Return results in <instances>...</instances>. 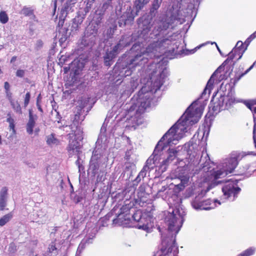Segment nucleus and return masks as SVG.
Returning <instances> with one entry per match:
<instances>
[{
    "instance_id": "obj_1",
    "label": "nucleus",
    "mask_w": 256,
    "mask_h": 256,
    "mask_svg": "<svg viewBox=\"0 0 256 256\" xmlns=\"http://www.w3.org/2000/svg\"><path fill=\"white\" fill-rule=\"evenodd\" d=\"M210 161L208 158V161L206 160L202 167V192L200 194H204L220 184L222 181L218 180L232 173L238 164V158L235 155L226 158L216 168L211 169L210 166H208Z\"/></svg>"
},
{
    "instance_id": "obj_2",
    "label": "nucleus",
    "mask_w": 256,
    "mask_h": 256,
    "mask_svg": "<svg viewBox=\"0 0 256 256\" xmlns=\"http://www.w3.org/2000/svg\"><path fill=\"white\" fill-rule=\"evenodd\" d=\"M204 107L198 101L193 102L177 120V140L190 134L192 126L202 117Z\"/></svg>"
},
{
    "instance_id": "obj_3",
    "label": "nucleus",
    "mask_w": 256,
    "mask_h": 256,
    "mask_svg": "<svg viewBox=\"0 0 256 256\" xmlns=\"http://www.w3.org/2000/svg\"><path fill=\"white\" fill-rule=\"evenodd\" d=\"M176 123L174 124L168 132L158 142L154 152V154H158L165 148L168 147V156L166 159H162V164L160 166L161 172L166 170L167 166L174 160L176 157Z\"/></svg>"
},
{
    "instance_id": "obj_4",
    "label": "nucleus",
    "mask_w": 256,
    "mask_h": 256,
    "mask_svg": "<svg viewBox=\"0 0 256 256\" xmlns=\"http://www.w3.org/2000/svg\"><path fill=\"white\" fill-rule=\"evenodd\" d=\"M180 4H177V29H178L180 38L186 46L184 38L186 34L193 22L196 16V11L192 4H188L186 0H180Z\"/></svg>"
},
{
    "instance_id": "obj_5",
    "label": "nucleus",
    "mask_w": 256,
    "mask_h": 256,
    "mask_svg": "<svg viewBox=\"0 0 256 256\" xmlns=\"http://www.w3.org/2000/svg\"><path fill=\"white\" fill-rule=\"evenodd\" d=\"M168 225V236L162 240V247L156 252L154 256H168L172 251V248L175 245L176 237V218L173 209H170L166 218Z\"/></svg>"
},
{
    "instance_id": "obj_6",
    "label": "nucleus",
    "mask_w": 256,
    "mask_h": 256,
    "mask_svg": "<svg viewBox=\"0 0 256 256\" xmlns=\"http://www.w3.org/2000/svg\"><path fill=\"white\" fill-rule=\"evenodd\" d=\"M200 190L196 192L198 196L192 202V205L194 208L196 210H210L214 208L218 205H220L221 202L218 200H212L208 199L200 201V198L204 196L206 192L204 194H200L202 192V179L198 182Z\"/></svg>"
},
{
    "instance_id": "obj_7",
    "label": "nucleus",
    "mask_w": 256,
    "mask_h": 256,
    "mask_svg": "<svg viewBox=\"0 0 256 256\" xmlns=\"http://www.w3.org/2000/svg\"><path fill=\"white\" fill-rule=\"evenodd\" d=\"M69 144L67 150L69 154L72 156L79 154L82 148L80 142L83 140V132L80 127H76L75 130H72L69 134Z\"/></svg>"
},
{
    "instance_id": "obj_8",
    "label": "nucleus",
    "mask_w": 256,
    "mask_h": 256,
    "mask_svg": "<svg viewBox=\"0 0 256 256\" xmlns=\"http://www.w3.org/2000/svg\"><path fill=\"white\" fill-rule=\"evenodd\" d=\"M150 48L149 47L146 49V51L143 52L142 54L136 55L134 59L130 60V62L129 64L128 68L126 70L124 68L118 74L121 77H125L130 76L132 74V70L131 68L137 65H141L143 64L146 62L148 58L146 56L151 58L152 56L150 52Z\"/></svg>"
},
{
    "instance_id": "obj_9",
    "label": "nucleus",
    "mask_w": 256,
    "mask_h": 256,
    "mask_svg": "<svg viewBox=\"0 0 256 256\" xmlns=\"http://www.w3.org/2000/svg\"><path fill=\"white\" fill-rule=\"evenodd\" d=\"M236 180H230L226 182L222 188V191L225 198L233 201L237 197L240 188L238 186Z\"/></svg>"
},
{
    "instance_id": "obj_10",
    "label": "nucleus",
    "mask_w": 256,
    "mask_h": 256,
    "mask_svg": "<svg viewBox=\"0 0 256 256\" xmlns=\"http://www.w3.org/2000/svg\"><path fill=\"white\" fill-rule=\"evenodd\" d=\"M146 88L143 87L140 91L139 92L138 98L137 99V102L134 106H132V108L133 110H136L137 113L142 114L145 110L150 106V94L148 93H143L145 91Z\"/></svg>"
},
{
    "instance_id": "obj_11",
    "label": "nucleus",
    "mask_w": 256,
    "mask_h": 256,
    "mask_svg": "<svg viewBox=\"0 0 256 256\" xmlns=\"http://www.w3.org/2000/svg\"><path fill=\"white\" fill-rule=\"evenodd\" d=\"M162 164L161 158L158 154H153V158L150 157L146 162V164L144 166L142 170L140 172L138 176L136 179L140 180L141 178H144L146 174V172L148 170H152L154 167H158V172L162 173L160 170V166Z\"/></svg>"
},
{
    "instance_id": "obj_12",
    "label": "nucleus",
    "mask_w": 256,
    "mask_h": 256,
    "mask_svg": "<svg viewBox=\"0 0 256 256\" xmlns=\"http://www.w3.org/2000/svg\"><path fill=\"white\" fill-rule=\"evenodd\" d=\"M235 102L234 94L232 89L228 91L226 95L220 94L218 102V106L221 110L228 109Z\"/></svg>"
},
{
    "instance_id": "obj_13",
    "label": "nucleus",
    "mask_w": 256,
    "mask_h": 256,
    "mask_svg": "<svg viewBox=\"0 0 256 256\" xmlns=\"http://www.w3.org/2000/svg\"><path fill=\"white\" fill-rule=\"evenodd\" d=\"M149 2V0H136L134 3V6L136 9V13H133L132 10L130 6L127 8L126 12L122 16V20H124V24L128 21H132L134 20V18L138 14L139 10Z\"/></svg>"
},
{
    "instance_id": "obj_14",
    "label": "nucleus",
    "mask_w": 256,
    "mask_h": 256,
    "mask_svg": "<svg viewBox=\"0 0 256 256\" xmlns=\"http://www.w3.org/2000/svg\"><path fill=\"white\" fill-rule=\"evenodd\" d=\"M134 220L138 222L136 227L139 229L148 230L152 226L150 222L151 218L148 216L142 214L140 212H137L132 216Z\"/></svg>"
},
{
    "instance_id": "obj_15",
    "label": "nucleus",
    "mask_w": 256,
    "mask_h": 256,
    "mask_svg": "<svg viewBox=\"0 0 256 256\" xmlns=\"http://www.w3.org/2000/svg\"><path fill=\"white\" fill-rule=\"evenodd\" d=\"M224 66L218 72V73L214 76L211 82V84H208L210 80H211V78L212 76H210V80L207 82L206 86L204 90L202 95L204 96L206 95L207 93L208 94H210V90L212 88L213 84L214 82V80L216 81V82H219L223 80L226 79L230 75V73H228L227 72L226 74H223L222 72L224 70Z\"/></svg>"
},
{
    "instance_id": "obj_16",
    "label": "nucleus",
    "mask_w": 256,
    "mask_h": 256,
    "mask_svg": "<svg viewBox=\"0 0 256 256\" xmlns=\"http://www.w3.org/2000/svg\"><path fill=\"white\" fill-rule=\"evenodd\" d=\"M127 44H124L123 40H120V42L112 50L106 52V56H104V63L106 66H110L112 60L115 58L116 54L120 52V50L126 46Z\"/></svg>"
},
{
    "instance_id": "obj_17",
    "label": "nucleus",
    "mask_w": 256,
    "mask_h": 256,
    "mask_svg": "<svg viewBox=\"0 0 256 256\" xmlns=\"http://www.w3.org/2000/svg\"><path fill=\"white\" fill-rule=\"evenodd\" d=\"M102 154L98 150V148L96 147L93 152V154L90 164V169L92 170V172L94 174H95L96 171L98 169L99 165L98 160L100 158Z\"/></svg>"
},
{
    "instance_id": "obj_18",
    "label": "nucleus",
    "mask_w": 256,
    "mask_h": 256,
    "mask_svg": "<svg viewBox=\"0 0 256 256\" xmlns=\"http://www.w3.org/2000/svg\"><path fill=\"white\" fill-rule=\"evenodd\" d=\"M186 216V210L181 206L177 208V234L182 226Z\"/></svg>"
},
{
    "instance_id": "obj_19",
    "label": "nucleus",
    "mask_w": 256,
    "mask_h": 256,
    "mask_svg": "<svg viewBox=\"0 0 256 256\" xmlns=\"http://www.w3.org/2000/svg\"><path fill=\"white\" fill-rule=\"evenodd\" d=\"M238 52H233L232 55H231V52L228 54V58L212 74V76L211 78V80H210L208 84H211V82L214 76L218 73L219 71L224 67L226 66L227 64H228L230 61L232 60L234 58H236L238 60Z\"/></svg>"
},
{
    "instance_id": "obj_20",
    "label": "nucleus",
    "mask_w": 256,
    "mask_h": 256,
    "mask_svg": "<svg viewBox=\"0 0 256 256\" xmlns=\"http://www.w3.org/2000/svg\"><path fill=\"white\" fill-rule=\"evenodd\" d=\"M36 119L37 116L36 115L34 116L32 114V110H29V120L26 126V132L29 134H32L33 133V128L35 126Z\"/></svg>"
},
{
    "instance_id": "obj_21",
    "label": "nucleus",
    "mask_w": 256,
    "mask_h": 256,
    "mask_svg": "<svg viewBox=\"0 0 256 256\" xmlns=\"http://www.w3.org/2000/svg\"><path fill=\"white\" fill-rule=\"evenodd\" d=\"M8 189L3 187L0 191V210H4L6 206Z\"/></svg>"
},
{
    "instance_id": "obj_22",
    "label": "nucleus",
    "mask_w": 256,
    "mask_h": 256,
    "mask_svg": "<svg viewBox=\"0 0 256 256\" xmlns=\"http://www.w3.org/2000/svg\"><path fill=\"white\" fill-rule=\"evenodd\" d=\"M84 68V64L78 60H74L69 66V68L74 74H79V71Z\"/></svg>"
},
{
    "instance_id": "obj_23",
    "label": "nucleus",
    "mask_w": 256,
    "mask_h": 256,
    "mask_svg": "<svg viewBox=\"0 0 256 256\" xmlns=\"http://www.w3.org/2000/svg\"><path fill=\"white\" fill-rule=\"evenodd\" d=\"M246 48L247 46L244 47L242 42L238 41L237 42L235 47L231 51V55H232L234 52L238 50V60H240L242 57Z\"/></svg>"
},
{
    "instance_id": "obj_24",
    "label": "nucleus",
    "mask_w": 256,
    "mask_h": 256,
    "mask_svg": "<svg viewBox=\"0 0 256 256\" xmlns=\"http://www.w3.org/2000/svg\"><path fill=\"white\" fill-rule=\"evenodd\" d=\"M246 48L247 46L244 47L242 42L238 41L237 42L235 47L231 51V55H232L234 52L238 50V60H240L242 57Z\"/></svg>"
},
{
    "instance_id": "obj_25",
    "label": "nucleus",
    "mask_w": 256,
    "mask_h": 256,
    "mask_svg": "<svg viewBox=\"0 0 256 256\" xmlns=\"http://www.w3.org/2000/svg\"><path fill=\"white\" fill-rule=\"evenodd\" d=\"M46 142L50 146H54L60 144V140L56 137L54 134H50L46 138Z\"/></svg>"
},
{
    "instance_id": "obj_26",
    "label": "nucleus",
    "mask_w": 256,
    "mask_h": 256,
    "mask_svg": "<svg viewBox=\"0 0 256 256\" xmlns=\"http://www.w3.org/2000/svg\"><path fill=\"white\" fill-rule=\"evenodd\" d=\"M180 180V182L177 184V190H182L186 186L188 185L189 182V176H185L180 178L177 177V180Z\"/></svg>"
},
{
    "instance_id": "obj_27",
    "label": "nucleus",
    "mask_w": 256,
    "mask_h": 256,
    "mask_svg": "<svg viewBox=\"0 0 256 256\" xmlns=\"http://www.w3.org/2000/svg\"><path fill=\"white\" fill-rule=\"evenodd\" d=\"M205 44H202L199 46L196 47L195 48L192 50L188 49H183L180 50L178 53H177V56L180 55V56H184L186 55H190L191 54H194L198 49H199L200 47L204 46Z\"/></svg>"
},
{
    "instance_id": "obj_28",
    "label": "nucleus",
    "mask_w": 256,
    "mask_h": 256,
    "mask_svg": "<svg viewBox=\"0 0 256 256\" xmlns=\"http://www.w3.org/2000/svg\"><path fill=\"white\" fill-rule=\"evenodd\" d=\"M126 216H124V214H120L116 218L113 220V223L120 226L127 224V222H124L128 219V218H126Z\"/></svg>"
},
{
    "instance_id": "obj_29",
    "label": "nucleus",
    "mask_w": 256,
    "mask_h": 256,
    "mask_svg": "<svg viewBox=\"0 0 256 256\" xmlns=\"http://www.w3.org/2000/svg\"><path fill=\"white\" fill-rule=\"evenodd\" d=\"M256 251V248L251 246L239 254L237 256H252L255 254Z\"/></svg>"
},
{
    "instance_id": "obj_30",
    "label": "nucleus",
    "mask_w": 256,
    "mask_h": 256,
    "mask_svg": "<svg viewBox=\"0 0 256 256\" xmlns=\"http://www.w3.org/2000/svg\"><path fill=\"white\" fill-rule=\"evenodd\" d=\"M6 122L9 124V128L10 130H12V133L14 134L16 132L14 124L15 122L10 113L7 114Z\"/></svg>"
},
{
    "instance_id": "obj_31",
    "label": "nucleus",
    "mask_w": 256,
    "mask_h": 256,
    "mask_svg": "<svg viewBox=\"0 0 256 256\" xmlns=\"http://www.w3.org/2000/svg\"><path fill=\"white\" fill-rule=\"evenodd\" d=\"M56 240L52 241L48 245V252L51 254L52 255H56L57 253V248L56 247Z\"/></svg>"
},
{
    "instance_id": "obj_32",
    "label": "nucleus",
    "mask_w": 256,
    "mask_h": 256,
    "mask_svg": "<svg viewBox=\"0 0 256 256\" xmlns=\"http://www.w3.org/2000/svg\"><path fill=\"white\" fill-rule=\"evenodd\" d=\"M12 213L8 214L0 218V226H2L8 223L12 218Z\"/></svg>"
},
{
    "instance_id": "obj_33",
    "label": "nucleus",
    "mask_w": 256,
    "mask_h": 256,
    "mask_svg": "<svg viewBox=\"0 0 256 256\" xmlns=\"http://www.w3.org/2000/svg\"><path fill=\"white\" fill-rule=\"evenodd\" d=\"M92 238H88V240H83L82 242L80 244L78 250L77 252L80 253L85 248V246L86 243L92 242Z\"/></svg>"
},
{
    "instance_id": "obj_34",
    "label": "nucleus",
    "mask_w": 256,
    "mask_h": 256,
    "mask_svg": "<svg viewBox=\"0 0 256 256\" xmlns=\"http://www.w3.org/2000/svg\"><path fill=\"white\" fill-rule=\"evenodd\" d=\"M11 105L15 112L19 114H22V112L20 104L18 102L11 101Z\"/></svg>"
},
{
    "instance_id": "obj_35",
    "label": "nucleus",
    "mask_w": 256,
    "mask_h": 256,
    "mask_svg": "<svg viewBox=\"0 0 256 256\" xmlns=\"http://www.w3.org/2000/svg\"><path fill=\"white\" fill-rule=\"evenodd\" d=\"M9 18L8 14L4 11L0 12V22L2 24L7 23L8 21Z\"/></svg>"
},
{
    "instance_id": "obj_36",
    "label": "nucleus",
    "mask_w": 256,
    "mask_h": 256,
    "mask_svg": "<svg viewBox=\"0 0 256 256\" xmlns=\"http://www.w3.org/2000/svg\"><path fill=\"white\" fill-rule=\"evenodd\" d=\"M194 148V145L192 144L190 146V144H185L184 145V148H186L187 154L190 156V158L192 159V158H195V156H196V154L194 152L192 153L191 152L192 151V148Z\"/></svg>"
},
{
    "instance_id": "obj_37",
    "label": "nucleus",
    "mask_w": 256,
    "mask_h": 256,
    "mask_svg": "<svg viewBox=\"0 0 256 256\" xmlns=\"http://www.w3.org/2000/svg\"><path fill=\"white\" fill-rule=\"evenodd\" d=\"M30 93L29 92H28L26 94L25 98H24V106L25 107H26L29 103L30 100Z\"/></svg>"
},
{
    "instance_id": "obj_38",
    "label": "nucleus",
    "mask_w": 256,
    "mask_h": 256,
    "mask_svg": "<svg viewBox=\"0 0 256 256\" xmlns=\"http://www.w3.org/2000/svg\"><path fill=\"white\" fill-rule=\"evenodd\" d=\"M8 250L11 252H14L16 250V246L14 243H10L9 246Z\"/></svg>"
},
{
    "instance_id": "obj_39",
    "label": "nucleus",
    "mask_w": 256,
    "mask_h": 256,
    "mask_svg": "<svg viewBox=\"0 0 256 256\" xmlns=\"http://www.w3.org/2000/svg\"><path fill=\"white\" fill-rule=\"evenodd\" d=\"M25 71L22 70H18L16 72V76L18 77L22 78L24 76Z\"/></svg>"
},
{
    "instance_id": "obj_40",
    "label": "nucleus",
    "mask_w": 256,
    "mask_h": 256,
    "mask_svg": "<svg viewBox=\"0 0 256 256\" xmlns=\"http://www.w3.org/2000/svg\"><path fill=\"white\" fill-rule=\"evenodd\" d=\"M161 2V0H154L153 4V8L157 9L159 7V4Z\"/></svg>"
},
{
    "instance_id": "obj_41",
    "label": "nucleus",
    "mask_w": 256,
    "mask_h": 256,
    "mask_svg": "<svg viewBox=\"0 0 256 256\" xmlns=\"http://www.w3.org/2000/svg\"><path fill=\"white\" fill-rule=\"evenodd\" d=\"M254 66H256V61L244 74H242L241 75L240 77L242 76H243L247 74L249 71H250L252 68Z\"/></svg>"
},
{
    "instance_id": "obj_42",
    "label": "nucleus",
    "mask_w": 256,
    "mask_h": 256,
    "mask_svg": "<svg viewBox=\"0 0 256 256\" xmlns=\"http://www.w3.org/2000/svg\"><path fill=\"white\" fill-rule=\"evenodd\" d=\"M38 213L36 214V216H34V214H33V219L34 220H36L38 218H40V217H42V214H39V213H42V210H40L38 212Z\"/></svg>"
},
{
    "instance_id": "obj_43",
    "label": "nucleus",
    "mask_w": 256,
    "mask_h": 256,
    "mask_svg": "<svg viewBox=\"0 0 256 256\" xmlns=\"http://www.w3.org/2000/svg\"><path fill=\"white\" fill-rule=\"evenodd\" d=\"M256 37V32L250 36L246 40V42H249L251 40L254 38Z\"/></svg>"
},
{
    "instance_id": "obj_44",
    "label": "nucleus",
    "mask_w": 256,
    "mask_h": 256,
    "mask_svg": "<svg viewBox=\"0 0 256 256\" xmlns=\"http://www.w3.org/2000/svg\"><path fill=\"white\" fill-rule=\"evenodd\" d=\"M10 84L8 82H6L4 84V88L6 92L9 90H10Z\"/></svg>"
},
{
    "instance_id": "obj_45",
    "label": "nucleus",
    "mask_w": 256,
    "mask_h": 256,
    "mask_svg": "<svg viewBox=\"0 0 256 256\" xmlns=\"http://www.w3.org/2000/svg\"><path fill=\"white\" fill-rule=\"evenodd\" d=\"M110 6V5L109 4H108V3H104V4H103V8L106 10L107 8H108Z\"/></svg>"
},
{
    "instance_id": "obj_46",
    "label": "nucleus",
    "mask_w": 256,
    "mask_h": 256,
    "mask_svg": "<svg viewBox=\"0 0 256 256\" xmlns=\"http://www.w3.org/2000/svg\"><path fill=\"white\" fill-rule=\"evenodd\" d=\"M211 44H216V48H217L218 50V52H219L220 53H221V52H220V49L219 48H218V46L217 44H216L215 42H212Z\"/></svg>"
},
{
    "instance_id": "obj_47",
    "label": "nucleus",
    "mask_w": 256,
    "mask_h": 256,
    "mask_svg": "<svg viewBox=\"0 0 256 256\" xmlns=\"http://www.w3.org/2000/svg\"><path fill=\"white\" fill-rule=\"evenodd\" d=\"M36 105H37V106H38V109L39 110H40V112H42V109L40 105L39 104H38V102L36 104Z\"/></svg>"
},
{
    "instance_id": "obj_48",
    "label": "nucleus",
    "mask_w": 256,
    "mask_h": 256,
    "mask_svg": "<svg viewBox=\"0 0 256 256\" xmlns=\"http://www.w3.org/2000/svg\"><path fill=\"white\" fill-rule=\"evenodd\" d=\"M16 56H13L11 59L10 62H14L16 60Z\"/></svg>"
},
{
    "instance_id": "obj_49",
    "label": "nucleus",
    "mask_w": 256,
    "mask_h": 256,
    "mask_svg": "<svg viewBox=\"0 0 256 256\" xmlns=\"http://www.w3.org/2000/svg\"><path fill=\"white\" fill-rule=\"evenodd\" d=\"M118 66L116 65L115 66V67H114V72H116V71L118 70Z\"/></svg>"
},
{
    "instance_id": "obj_50",
    "label": "nucleus",
    "mask_w": 256,
    "mask_h": 256,
    "mask_svg": "<svg viewBox=\"0 0 256 256\" xmlns=\"http://www.w3.org/2000/svg\"><path fill=\"white\" fill-rule=\"evenodd\" d=\"M40 99V94L37 98V103L39 102V100Z\"/></svg>"
},
{
    "instance_id": "obj_51",
    "label": "nucleus",
    "mask_w": 256,
    "mask_h": 256,
    "mask_svg": "<svg viewBox=\"0 0 256 256\" xmlns=\"http://www.w3.org/2000/svg\"><path fill=\"white\" fill-rule=\"evenodd\" d=\"M68 8H66V6L64 8V10H62V12L64 13L65 12H66L67 10V9Z\"/></svg>"
},
{
    "instance_id": "obj_52",
    "label": "nucleus",
    "mask_w": 256,
    "mask_h": 256,
    "mask_svg": "<svg viewBox=\"0 0 256 256\" xmlns=\"http://www.w3.org/2000/svg\"><path fill=\"white\" fill-rule=\"evenodd\" d=\"M253 174L254 175L256 176V170H254L253 171Z\"/></svg>"
},
{
    "instance_id": "obj_53",
    "label": "nucleus",
    "mask_w": 256,
    "mask_h": 256,
    "mask_svg": "<svg viewBox=\"0 0 256 256\" xmlns=\"http://www.w3.org/2000/svg\"><path fill=\"white\" fill-rule=\"evenodd\" d=\"M28 10L27 8H24V9L22 10V11L24 12V14H26L25 11H26V10Z\"/></svg>"
},
{
    "instance_id": "obj_54",
    "label": "nucleus",
    "mask_w": 256,
    "mask_h": 256,
    "mask_svg": "<svg viewBox=\"0 0 256 256\" xmlns=\"http://www.w3.org/2000/svg\"><path fill=\"white\" fill-rule=\"evenodd\" d=\"M2 144V138L1 136H0V145Z\"/></svg>"
},
{
    "instance_id": "obj_55",
    "label": "nucleus",
    "mask_w": 256,
    "mask_h": 256,
    "mask_svg": "<svg viewBox=\"0 0 256 256\" xmlns=\"http://www.w3.org/2000/svg\"><path fill=\"white\" fill-rule=\"evenodd\" d=\"M168 42V40H166L164 42Z\"/></svg>"
},
{
    "instance_id": "obj_56",
    "label": "nucleus",
    "mask_w": 256,
    "mask_h": 256,
    "mask_svg": "<svg viewBox=\"0 0 256 256\" xmlns=\"http://www.w3.org/2000/svg\"><path fill=\"white\" fill-rule=\"evenodd\" d=\"M54 8H56V3H54Z\"/></svg>"
},
{
    "instance_id": "obj_57",
    "label": "nucleus",
    "mask_w": 256,
    "mask_h": 256,
    "mask_svg": "<svg viewBox=\"0 0 256 256\" xmlns=\"http://www.w3.org/2000/svg\"><path fill=\"white\" fill-rule=\"evenodd\" d=\"M206 155L208 157V154H206Z\"/></svg>"
},
{
    "instance_id": "obj_58",
    "label": "nucleus",
    "mask_w": 256,
    "mask_h": 256,
    "mask_svg": "<svg viewBox=\"0 0 256 256\" xmlns=\"http://www.w3.org/2000/svg\"><path fill=\"white\" fill-rule=\"evenodd\" d=\"M177 0V2L178 1V0Z\"/></svg>"
}]
</instances>
